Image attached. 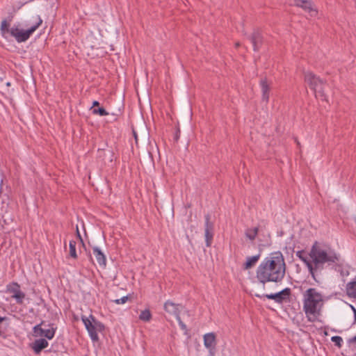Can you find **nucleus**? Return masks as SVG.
<instances>
[{
    "label": "nucleus",
    "mask_w": 356,
    "mask_h": 356,
    "mask_svg": "<svg viewBox=\"0 0 356 356\" xmlns=\"http://www.w3.org/2000/svg\"><path fill=\"white\" fill-rule=\"evenodd\" d=\"M93 254L96 258L97 263L100 266H106V257L104 254L100 250V249L97 247L93 248Z\"/></svg>",
    "instance_id": "obj_15"
},
{
    "label": "nucleus",
    "mask_w": 356,
    "mask_h": 356,
    "mask_svg": "<svg viewBox=\"0 0 356 356\" xmlns=\"http://www.w3.org/2000/svg\"><path fill=\"white\" fill-rule=\"evenodd\" d=\"M99 105V102L97 101H94L92 103V107L98 106Z\"/></svg>",
    "instance_id": "obj_33"
},
{
    "label": "nucleus",
    "mask_w": 356,
    "mask_h": 356,
    "mask_svg": "<svg viewBox=\"0 0 356 356\" xmlns=\"http://www.w3.org/2000/svg\"><path fill=\"white\" fill-rule=\"evenodd\" d=\"M240 45H241V44H240V42H236V43H235V47H240Z\"/></svg>",
    "instance_id": "obj_36"
},
{
    "label": "nucleus",
    "mask_w": 356,
    "mask_h": 356,
    "mask_svg": "<svg viewBox=\"0 0 356 356\" xmlns=\"http://www.w3.org/2000/svg\"><path fill=\"white\" fill-rule=\"evenodd\" d=\"M258 232L259 228L257 227L254 228H248L245 230V234L248 239L250 241H254L258 234Z\"/></svg>",
    "instance_id": "obj_20"
},
{
    "label": "nucleus",
    "mask_w": 356,
    "mask_h": 356,
    "mask_svg": "<svg viewBox=\"0 0 356 356\" xmlns=\"http://www.w3.org/2000/svg\"><path fill=\"white\" fill-rule=\"evenodd\" d=\"M10 85V83L9 82H8V83H6V86H9Z\"/></svg>",
    "instance_id": "obj_37"
},
{
    "label": "nucleus",
    "mask_w": 356,
    "mask_h": 356,
    "mask_svg": "<svg viewBox=\"0 0 356 356\" xmlns=\"http://www.w3.org/2000/svg\"><path fill=\"white\" fill-rule=\"evenodd\" d=\"M76 234H77V236H78V237L79 238V239H80L81 242L83 244V239H82V238H81V235H80V233H79V229H78V227H76Z\"/></svg>",
    "instance_id": "obj_30"
},
{
    "label": "nucleus",
    "mask_w": 356,
    "mask_h": 356,
    "mask_svg": "<svg viewBox=\"0 0 356 356\" xmlns=\"http://www.w3.org/2000/svg\"><path fill=\"white\" fill-rule=\"evenodd\" d=\"M179 130H178L177 133V134H176V135H175V140H177L179 139Z\"/></svg>",
    "instance_id": "obj_34"
},
{
    "label": "nucleus",
    "mask_w": 356,
    "mask_h": 356,
    "mask_svg": "<svg viewBox=\"0 0 356 356\" xmlns=\"http://www.w3.org/2000/svg\"><path fill=\"white\" fill-rule=\"evenodd\" d=\"M305 81L310 88L314 91L316 98H321L322 100L327 101L324 93L325 83L322 79L311 72H305Z\"/></svg>",
    "instance_id": "obj_5"
},
{
    "label": "nucleus",
    "mask_w": 356,
    "mask_h": 356,
    "mask_svg": "<svg viewBox=\"0 0 356 356\" xmlns=\"http://www.w3.org/2000/svg\"><path fill=\"white\" fill-rule=\"evenodd\" d=\"M133 135L134 136L136 143L137 144L138 143V136H137V134L135 131V130H133Z\"/></svg>",
    "instance_id": "obj_31"
},
{
    "label": "nucleus",
    "mask_w": 356,
    "mask_h": 356,
    "mask_svg": "<svg viewBox=\"0 0 356 356\" xmlns=\"http://www.w3.org/2000/svg\"><path fill=\"white\" fill-rule=\"evenodd\" d=\"M296 254L307 266L310 275L316 282H319L318 277L327 266L339 261V257L334 252L323 248L317 242L314 243L309 254L304 250L298 251Z\"/></svg>",
    "instance_id": "obj_1"
},
{
    "label": "nucleus",
    "mask_w": 356,
    "mask_h": 356,
    "mask_svg": "<svg viewBox=\"0 0 356 356\" xmlns=\"http://www.w3.org/2000/svg\"><path fill=\"white\" fill-rule=\"evenodd\" d=\"M44 324L43 322L36 325L33 327V332L36 337H44L48 339H51L55 334L56 327H54L53 325H49V328L44 329L42 328V325Z\"/></svg>",
    "instance_id": "obj_8"
},
{
    "label": "nucleus",
    "mask_w": 356,
    "mask_h": 356,
    "mask_svg": "<svg viewBox=\"0 0 356 356\" xmlns=\"http://www.w3.org/2000/svg\"><path fill=\"white\" fill-rule=\"evenodd\" d=\"M256 296L257 297H259V298H261V297H266L268 299H271V300H274L276 302H277V293H270V294H265V295H259V294H256Z\"/></svg>",
    "instance_id": "obj_26"
},
{
    "label": "nucleus",
    "mask_w": 356,
    "mask_h": 356,
    "mask_svg": "<svg viewBox=\"0 0 356 356\" xmlns=\"http://www.w3.org/2000/svg\"><path fill=\"white\" fill-rule=\"evenodd\" d=\"M259 84L261 89L262 100L268 102L269 99V92L270 90L271 83L265 77L261 79Z\"/></svg>",
    "instance_id": "obj_12"
},
{
    "label": "nucleus",
    "mask_w": 356,
    "mask_h": 356,
    "mask_svg": "<svg viewBox=\"0 0 356 356\" xmlns=\"http://www.w3.org/2000/svg\"><path fill=\"white\" fill-rule=\"evenodd\" d=\"M19 285L14 282L12 284L7 286V291L13 293L12 298L15 299L17 304H22L25 298V294L20 290Z\"/></svg>",
    "instance_id": "obj_9"
},
{
    "label": "nucleus",
    "mask_w": 356,
    "mask_h": 356,
    "mask_svg": "<svg viewBox=\"0 0 356 356\" xmlns=\"http://www.w3.org/2000/svg\"><path fill=\"white\" fill-rule=\"evenodd\" d=\"M163 307L167 313L175 316L181 330H186V325L180 318V312L184 309V306L181 304H176L170 300H168L165 302Z\"/></svg>",
    "instance_id": "obj_7"
},
{
    "label": "nucleus",
    "mask_w": 356,
    "mask_h": 356,
    "mask_svg": "<svg viewBox=\"0 0 356 356\" xmlns=\"http://www.w3.org/2000/svg\"><path fill=\"white\" fill-rule=\"evenodd\" d=\"M6 319L5 317H1L0 316V323ZM1 335V332L0 331V336Z\"/></svg>",
    "instance_id": "obj_35"
},
{
    "label": "nucleus",
    "mask_w": 356,
    "mask_h": 356,
    "mask_svg": "<svg viewBox=\"0 0 356 356\" xmlns=\"http://www.w3.org/2000/svg\"><path fill=\"white\" fill-rule=\"evenodd\" d=\"M139 318L143 321H149L152 318V314L149 309H145L140 314Z\"/></svg>",
    "instance_id": "obj_21"
},
{
    "label": "nucleus",
    "mask_w": 356,
    "mask_h": 356,
    "mask_svg": "<svg viewBox=\"0 0 356 356\" xmlns=\"http://www.w3.org/2000/svg\"><path fill=\"white\" fill-rule=\"evenodd\" d=\"M38 15H29L26 17V20L24 22V26H27V27H31L33 24H34V22H35V18H33L34 17L37 16Z\"/></svg>",
    "instance_id": "obj_23"
},
{
    "label": "nucleus",
    "mask_w": 356,
    "mask_h": 356,
    "mask_svg": "<svg viewBox=\"0 0 356 356\" xmlns=\"http://www.w3.org/2000/svg\"><path fill=\"white\" fill-rule=\"evenodd\" d=\"M81 319L92 341H97L99 340L97 333L104 330V324L98 321L92 315H90L89 317L82 316Z\"/></svg>",
    "instance_id": "obj_6"
},
{
    "label": "nucleus",
    "mask_w": 356,
    "mask_h": 356,
    "mask_svg": "<svg viewBox=\"0 0 356 356\" xmlns=\"http://www.w3.org/2000/svg\"><path fill=\"white\" fill-rule=\"evenodd\" d=\"M346 289L349 297L356 298V281L348 282Z\"/></svg>",
    "instance_id": "obj_19"
},
{
    "label": "nucleus",
    "mask_w": 356,
    "mask_h": 356,
    "mask_svg": "<svg viewBox=\"0 0 356 356\" xmlns=\"http://www.w3.org/2000/svg\"><path fill=\"white\" fill-rule=\"evenodd\" d=\"M350 307H351V308H352V309L353 311V313H354L355 322H356V309L353 306H352V305H350Z\"/></svg>",
    "instance_id": "obj_32"
},
{
    "label": "nucleus",
    "mask_w": 356,
    "mask_h": 356,
    "mask_svg": "<svg viewBox=\"0 0 356 356\" xmlns=\"http://www.w3.org/2000/svg\"><path fill=\"white\" fill-rule=\"evenodd\" d=\"M285 272L284 257L280 252H275L259 264L256 277L264 284L268 282H279L284 277Z\"/></svg>",
    "instance_id": "obj_2"
},
{
    "label": "nucleus",
    "mask_w": 356,
    "mask_h": 356,
    "mask_svg": "<svg viewBox=\"0 0 356 356\" xmlns=\"http://www.w3.org/2000/svg\"><path fill=\"white\" fill-rule=\"evenodd\" d=\"M48 341L44 339H36L32 344V348L37 354L48 346Z\"/></svg>",
    "instance_id": "obj_14"
},
{
    "label": "nucleus",
    "mask_w": 356,
    "mask_h": 356,
    "mask_svg": "<svg viewBox=\"0 0 356 356\" xmlns=\"http://www.w3.org/2000/svg\"><path fill=\"white\" fill-rule=\"evenodd\" d=\"M216 337L213 333H208L204 336V343L207 348L213 347L215 345Z\"/></svg>",
    "instance_id": "obj_18"
},
{
    "label": "nucleus",
    "mask_w": 356,
    "mask_h": 356,
    "mask_svg": "<svg viewBox=\"0 0 356 356\" xmlns=\"http://www.w3.org/2000/svg\"><path fill=\"white\" fill-rule=\"evenodd\" d=\"M93 114H98L101 116H104L108 115V113L104 108H94L92 110Z\"/></svg>",
    "instance_id": "obj_24"
},
{
    "label": "nucleus",
    "mask_w": 356,
    "mask_h": 356,
    "mask_svg": "<svg viewBox=\"0 0 356 356\" xmlns=\"http://www.w3.org/2000/svg\"><path fill=\"white\" fill-rule=\"evenodd\" d=\"M348 342L350 343H356V335L353 338L349 339Z\"/></svg>",
    "instance_id": "obj_29"
},
{
    "label": "nucleus",
    "mask_w": 356,
    "mask_h": 356,
    "mask_svg": "<svg viewBox=\"0 0 356 356\" xmlns=\"http://www.w3.org/2000/svg\"><path fill=\"white\" fill-rule=\"evenodd\" d=\"M76 244V243L74 241H70V255L74 259L77 258Z\"/></svg>",
    "instance_id": "obj_22"
},
{
    "label": "nucleus",
    "mask_w": 356,
    "mask_h": 356,
    "mask_svg": "<svg viewBox=\"0 0 356 356\" xmlns=\"http://www.w3.org/2000/svg\"><path fill=\"white\" fill-rule=\"evenodd\" d=\"M324 304V296L315 288H309L303 293V309L307 316L320 315Z\"/></svg>",
    "instance_id": "obj_4"
},
{
    "label": "nucleus",
    "mask_w": 356,
    "mask_h": 356,
    "mask_svg": "<svg viewBox=\"0 0 356 356\" xmlns=\"http://www.w3.org/2000/svg\"><path fill=\"white\" fill-rule=\"evenodd\" d=\"M2 218H4V222L6 223H8V222L13 221V218L11 216H6L4 214H2Z\"/></svg>",
    "instance_id": "obj_28"
},
{
    "label": "nucleus",
    "mask_w": 356,
    "mask_h": 356,
    "mask_svg": "<svg viewBox=\"0 0 356 356\" xmlns=\"http://www.w3.org/2000/svg\"><path fill=\"white\" fill-rule=\"evenodd\" d=\"M129 299V296H123L122 298H118V299H115L113 300V301L117 304V305H120V304H124Z\"/></svg>",
    "instance_id": "obj_27"
},
{
    "label": "nucleus",
    "mask_w": 356,
    "mask_h": 356,
    "mask_svg": "<svg viewBox=\"0 0 356 356\" xmlns=\"http://www.w3.org/2000/svg\"><path fill=\"white\" fill-rule=\"evenodd\" d=\"M35 22L31 27L26 30L19 29L17 26H13L10 29V24L3 19L1 23L0 31L2 36L5 38L9 34L15 38L17 42H23L26 41L33 32L42 24V19L39 15L34 17Z\"/></svg>",
    "instance_id": "obj_3"
},
{
    "label": "nucleus",
    "mask_w": 356,
    "mask_h": 356,
    "mask_svg": "<svg viewBox=\"0 0 356 356\" xmlns=\"http://www.w3.org/2000/svg\"><path fill=\"white\" fill-rule=\"evenodd\" d=\"M331 340L339 348H340L341 346V343L343 341V339H342V338L341 337H339V336H334V337H332L331 338Z\"/></svg>",
    "instance_id": "obj_25"
},
{
    "label": "nucleus",
    "mask_w": 356,
    "mask_h": 356,
    "mask_svg": "<svg viewBox=\"0 0 356 356\" xmlns=\"http://www.w3.org/2000/svg\"><path fill=\"white\" fill-rule=\"evenodd\" d=\"M296 5L302 8L305 11L311 13L312 16L316 14V10L313 9L309 0H295Z\"/></svg>",
    "instance_id": "obj_13"
},
{
    "label": "nucleus",
    "mask_w": 356,
    "mask_h": 356,
    "mask_svg": "<svg viewBox=\"0 0 356 356\" xmlns=\"http://www.w3.org/2000/svg\"><path fill=\"white\" fill-rule=\"evenodd\" d=\"M248 39L252 44L253 50L258 51L263 42V38L260 31L259 30H254L253 33L248 36Z\"/></svg>",
    "instance_id": "obj_11"
},
{
    "label": "nucleus",
    "mask_w": 356,
    "mask_h": 356,
    "mask_svg": "<svg viewBox=\"0 0 356 356\" xmlns=\"http://www.w3.org/2000/svg\"><path fill=\"white\" fill-rule=\"evenodd\" d=\"M260 258V254L247 257L246 262L243 264V269L248 270L252 268Z\"/></svg>",
    "instance_id": "obj_17"
},
{
    "label": "nucleus",
    "mask_w": 356,
    "mask_h": 356,
    "mask_svg": "<svg viewBox=\"0 0 356 356\" xmlns=\"http://www.w3.org/2000/svg\"><path fill=\"white\" fill-rule=\"evenodd\" d=\"M204 236L206 245L210 247L213 237V223L210 221V215L205 216Z\"/></svg>",
    "instance_id": "obj_10"
},
{
    "label": "nucleus",
    "mask_w": 356,
    "mask_h": 356,
    "mask_svg": "<svg viewBox=\"0 0 356 356\" xmlns=\"http://www.w3.org/2000/svg\"><path fill=\"white\" fill-rule=\"evenodd\" d=\"M291 296V289L285 288L280 292H277V302L282 303L284 301L288 300Z\"/></svg>",
    "instance_id": "obj_16"
}]
</instances>
